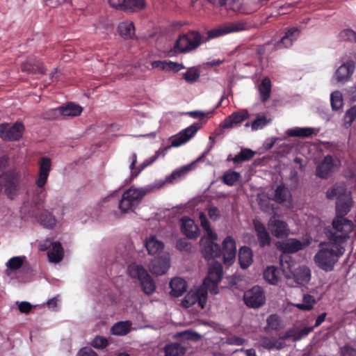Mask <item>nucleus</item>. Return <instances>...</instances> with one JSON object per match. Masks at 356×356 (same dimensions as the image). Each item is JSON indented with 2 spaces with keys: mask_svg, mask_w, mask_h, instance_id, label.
<instances>
[{
  "mask_svg": "<svg viewBox=\"0 0 356 356\" xmlns=\"http://www.w3.org/2000/svg\"><path fill=\"white\" fill-rule=\"evenodd\" d=\"M318 248L314 257V261L320 269L325 272L334 270L335 264L345 252L342 245L331 241L321 242Z\"/></svg>",
  "mask_w": 356,
  "mask_h": 356,
  "instance_id": "f257e3e1",
  "label": "nucleus"
},
{
  "mask_svg": "<svg viewBox=\"0 0 356 356\" xmlns=\"http://www.w3.org/2000/svg\"><path fill=\"white\" fill-rule=\"evenodd\" d=\"M201 226L204 232V236L200 241L202 253L207 260H210L221 255L222 251L220 245L215 241L218 239V235L214 232L208 221L206 216L200 213Z\"/></svg>",
  "mask_w": 356,
  "mask_h": 356,
  "instance_id": "f03ea898",
  "label": "nucleus"
},
{
  "mask_svg": "<svg viewBox=\"0 0 356 356\" xmlns=\"http://www.w3.org/2000/svg\"><path fill=\"white\" fill-rule=\"evenodd\" d=\"M353 222L341 216H335L332 220V229L326 232L330 241L340 244L345 243L354 230Z\"/></svg>",
  "mask_w": 356,
  "mask_h": 356,
  "instance_id": "7ed1b4c3",
  "label": "nucleus"
},
{
  "mask_svg": "<svg viewBox=\"0 0 356 356\" xmlns=\"http://www.w3.org/2000/svg\"><path fill=\"white\" fill-rule=\"evenodd\" d=\"M154 187L147 186L143 188L131 187L124 192L119 202V209L122 213L134 211L140 203L143 197L151 192Z\"/></svg>",
  "mask_w": 356,
  "mask_h": 356,
  "instance_id": "20e7f679",
  "label": "nucleus"
},
{
  "mask_svg": "<svg viewBox=\"0 0 356 356\" xmlns=\"http://www.w3.org/2000/svg\"><path fill=\"white\" fill-rule=\"evenodd\" d=\"M280 265L284 277L288 280L293 279L297 284L305 286L311 280L312 273L308 266L302 265L293 270L291 264L284 260V257L280 258Z\"/></svg>",
  "mask_w": 356,
  "mask_h": 356,
  "instance_id": "39448f33",
  "label": "nucleus"
},
{
  "mask_svg": "<svg viewBox=\"0 0 356 356\" xmlns=\"http://www.w3.org/2000/svg\"><path fill=\"white\" fill-rule=\"evenodd\" d=\"M203 42V38L198 32L190 31L179 37L174 50L177 54L187 53L197 49Z\"/></svg>",
  "mask_w": 356,
  "mask_h": 356,
  "instance_id": "423d86ee",
  "label": "nucleus"
},
{
  "mask_svg": "<svg viewBox=\"0 0 356 356\" xmlns=\"http://www.w3.org/2000/svg\"><path fill=\"white\" fill-rule=\"evenodd\" d=\"M128 273L132 278H137L139 280L145 294L151 295L154 292L156 285L151 276L142 266L131 264L128 267Z\"/></svg>",
  "mask_w": 356,
  "mask_h": 356,
  "instance_id": "0eeeda50",
  "label": "nucleus"
},
{
  "mask_svg": "<svg viewBox=\"0 0 356 356\" xmlns=\"http://www.w3.org/2000/svg\"><path fill=\"white\" fill-rule=\"evenodd\" d=\"M222 277V266L219 262H213L209 267L208 276L204 278L202 286H204L211 294L218 293V284Z\"/></svg>",
  "mask_w": 356,
  "mask_h": 356,
  "instance_id": "6e6552de",
  "label": "nucleus"
},
{
  "mask_svg": "<svg viewBox=\"0 0 356 356\" xmlns=\"http://www.w3.org/2000/svg\"><path fill=\"white\" fill-rule=\"evenodd\" d=\"M208 291L204 286H200L191 289L182 300V305L188 308L197 303L203 309L207 303Z\"/></svg>",
  "mask_w": 356,
  "mask_h": 356,
  "instance_id": "1a4fd4ad",
  "label": "nucleus"
},
{
  "mask_svg": "<svg viewBox=\"0 0 356 356\" xmlns=\"http://www.w3.org/2000/svg\"><path fill=\"white\" fill-rule=\"evenodd\" d=\"M340 165L341 162L337 156L327 155L316 165L315 174L321 179H327Z\"/></svg>",
  "mask_w": 356,
  "mask_h": 356,
  "instance_id": "9d476101",
  "label": "nucleus"
},
{
  "mask_svg": "<svg viewBox=\"0 0 356 356\" xmlns=\"http://www.w3.org/2000/svg\"><path fill=\"white\" fill-rule=\"evenodd\" d=\"M24 127L20 122L15 123H3L0 124V138L6 141H13L20 139Z\"/></svg>",
  "mask_w": 356,
  "mask_h": 356,
  "instance_id": "9b49d317",
  "label": "nucleus"
},
{
  "mask_svg": "<svg viewBox=\"0 0 356 356\" xmlns=\"http://www.w3.org/2000/svg\"><path fill=\"white\" fill-rule=\"evenodd\" d=\"M243 301L250 308H259L264 305L266 296L264 290L259 286H254L243 294Z\"/></svg>",
  "mask_w": 356,
  "mask_h": 356,
  "instance_id": "f8f14e48",
  "label": "nucleus"
},
{
  "mask_svg": "<svg viewBox=\"0 0 356 356\" xmlns=\"http://www.w3.org/2000/svg\"><path fill=\"white\" fill-rule=\"evenodd\" d=\"M311 238H305L302 241L290 238L286 241L278 242L277 243V248L283 253L294 254L300 250H304L311 244Z\"/></svg>",
  "mask_w": 356,
  "mask_h": 356,
  "instance_id": "ddd939ff",
  "label": "nucleus"
},
{
  "mask_svg": "<svg viewBox=\"0 0 356 356\" xmlns=\"http://www.w3.org/2000/svg\"><path fill=\"white\" fill-rule=\"evenodd\" d=\"M83 109L78 104L70 102L63 106L50 110L48 112L49 118L57 119L63 117H76L81 115Z\"/></svg>",
  "mask_w": 356,
  "mask_h": 356,
  "instance_id": "4468645a",
  "label": "nucleus"
},
{
  "mask_svg": "<svg viewBox=\"0 0 356 356\" xmlns=\"http://www.w3.org/2000/svg\"><path fill=\"white\" fill-rule=\"evenodd\" d=\"M200 122H195L175 136L171 141L172 147H179L191 139L201 128Z\"/></svg>",
  "mask_w": 356,
  "mask_h": 356,
  "instance_id": "2eb2a0df",
  "label": "nucleus"
},
{
  "mask_svg": "<svg viewBox=\"0 0 356 356\" xmlns=\"http://www.w3.org/2000/svg\"><path fill=\"white\" fill-rule=\"evenodd\" d=\"M245 27L246 24L243 22L227 23L217 29L209 31L208 32V37L209 38H215L228 33L239 32L245 30Z\"/></svg>",
  "mask_w": 356,
  "mask_h": 356,
  "instance_id": "dca6fc26",
  "label": "nucleus"
},
{
  "mask_svg": "<svg viewBox=\"0 0 356 356\" xmlns=\"http://www.w3.org/2000/svg\"><path fill=\"white\" fill-rule=\"evenodd\" d=\"M268 227L271 234L277 238H283L288 236L290 229L286 222L277 219L275 216L270 218Z\"/></svg>",
  "mask_w": 356,
  "mask_h": 356,
  "instance_id": "f3484780",
  "label": "nucleus"
},
{
  "mask_svg": "<svg viewBox=\"0 0 356 356\" xmlns=\"http://www.w3.org/2000/svg\"><path fill=\"white\" fill-rule=\"evenodd\" d=\"M51 162L48 157H42L39 161V172L35 181L38 187L43 188L47 183L51 170Z\"/></svg>",
  "mask_w": 356,
  "mask_h": 356,
  "instance_id": "a211bd4d",
  "label": "nucleus"
},
{
  "mask_svg": "<svg viewBox=\"0 0 356 356\" xmlns=\"http://www.w3.org/2000/svg\"><path fill=\"white\" fill-rule=\"evenodd\" d=\"M222 246L224 263L230 265L233 263L236 254V242L232 236H227L223 241Z\"/></svg>",
  "mask_w": 356,
  "mask_h": 356,
  "instance_id": "6ab92c4d",
  "label": "nucleus"
},
{
  "mask_svg": "<svg viewBox=\"0 0 356 356\" xmlns=\"http://www.w3.org/2000/svg\"><path fill=\"white\" fill-rule=\"evenodd\" d=\"M248 118L249 113L248 111L241 110L227 117L220 126L223 129H232L240 124Z\"/></svg>",
  "mask_w": 356,
  "mask_h": 356,
  "instance_id": "aec40b11",
  "label": "nucleus"
},
{
  "mask_svg": "<svg viewBox=\"0 0 356 356\" xmlns=\"http://www.w3.org/2000/svg\"><path fill=\"white\" fill-rule=\"evenodd\" d=\"M253 225L260 246L270 245L271 239L265 225L257 220H253Z\"/></svg>",
  "mask_w": 356,
  "mask_h": 356,
  "instance_id": "412c9836",
  "label": "nucleus"
},
{
  "mask_svg": "<svg viewBox=\"0 0 356 356\" xmlns=\"http://www.w3.org/2000/svg\"><path fill=\"white\" fill-rule=\"evenodd\" d=\"M299 35L300 31L297 28L292 27L289 29L282 39L275 43V48L280 49L291 47Z\"/></svg>",
  "mask_w": 356,
  "mask_h": 356,
  "instance_id": "4be33fe9",
  "label": "nucleus"
},
{
  "mask_svg": "<svg viewBox=\"0 0 356 356\" xmlns=\"http://www.w3.org/2000/svg\"><path fill=\"white\" fill-rule=\"evenodd\" d=\"M181 231L187 238L195 239L199 236V228L195 222L188 218L181 220Z\"/></svg>",
  "mask_w": 356,
  "mask_h": 356,
  "instance_id": "5701e85b",
  "label": "nucleus"
},
{
  "mask_svg": "<svg viewBox=\"0 0 356 356\" xmlns=\"http://www.w3.org/2000/svg\"><path fill=\"white\" fill-rule=\"evenodd\" d=\"M352 199L349 193L339 197L336 202V216H344L350 211L352 207Z\"/></svg>",
  "mask_w": 356,
  "mask_h": 356,
  "instance_id": "b1692460",
  "label": "nucleus"
},
{
  "mask_svg": "<svg viewBox=\"0 0 356 356\" xmlns=\"http://www.w3.org/2000/svg\"><path fill=\"white\" fill-rule=\"evenodd\" d=\"M355 70L353 62L350 61L341 65L336 71L334 77L338 82H345L348 80Z\"/></svg>",
  "mask_w": 356,
  "mask_h": 356,
  "instance_id": "393cba45",
  "label": "nucleus"
},
{
  "mask_svg": "<svg viewBox=\"0 0 356 356\" xmlns=\"http://www.w3.org/2000/svg\"><path fill=\"white\" fill-rule=\"evenodd\" d=\"M170 267V259L168 257L154 259L150 265V269L154 274L161 275L165 274Z\"/></svg>",
  "mask_w": 356,
  "mask_h": 356,
  "instance_id": "a878e982",
  "label": "nucleus"
},
{
  "mask_svg": "<svg viewBox=\"0 0 356 356\" xmlns=\"http://www.w3.org/2000/svg\"><path fill=\"white\" fill-rule=\"evenodd\" d=\"M22 69L24 72L32 74H43L46 71L43 65L35 59H30L23 63Z\"/></svg>",
  "mask_w": 356,
  "mask_h": 356,
  "instance_id": "bb28decb",
  "label": "nucleus"
},
{
  "mask_svg": "<svg viewBox=\"0 0 356 356\" xmlns=\"http://www.w3.org/2000/svg\"><path fill=\"white\" fill-rule=\"evenodd\" d=\"M170 294L174 297L181 296L187 288L186 281L181 277H175L170 282Z\"/></svg>",
  "mask_w": 356,
  "mask_h": 356,
  "instance_id": "cd10ccee",
  "label": "nucleus"
},
{
  "mask_svg": "<svg viewBox=\"0 0 356 356\" xmlns=\"http://www.w3.org/2000/svg\"><path fill=\"white\" fill-rule=\"evenodd\" d=\"M238 260L242 268H248L253 261V254L252 250L247 247H241L238 252Z\"/></svg>",
  "mask_w": 356,
  "mask_h": 356,
  "instance_id": "c85d7f7f",
  "label": "nucleus"
},
{
  "mask_svg": "<svg viewBox=\"0 0 356 356\" xmlns=\"http://www.w3.org/2000/svg\"><path fill=\"white\" fill-rule=\"evenodd\" d=\"M118 30L120 36L126 40L132 39L135 35L134 25L131 21L120 23Z\"/></svg>",
  "mask_w": 356,
  "mask_h": 356,
  "instance_id": "c756f323",
  "label": "nucleus"
},
{
  "mask_svg": "<svg viewBox=\"0 0 356 356\" xmlns=\"http://www.w3.org/2000/svg\"><path fill=\"white\" fill-rule=\"evenodd\" d=\"M264 278L270 284L277 285L280 280L279 269L274 266H268L264 271Z\"/></svg>",
  "mask_w": 356,
  "mask_h": 356,
  "instance_id": "7c9ffc66",
  "label": "nucleus"
},
{
  "mask_svg": "<svg viewBox=\"0 0 356 356\" xmlns=\"http://www.w3.org/2000/svg\"><path fill=\"white\" fill-rule=\"evenodd\" d=\"M145 247L149 254L154 255L159 254L163 250L164 244L155 236H150L146 240Z\"/></svg>",
  "mask_w": 356,
  "mask_h": 356,
  "instance_id": "2f4dec72",
  "label": "nucleus"
},
{
  "mask_svg": "<svg viewBox=\"0 0 356 356\" xmlns=\"http://www.w3.org/2000/svg\"><path fill=\"white\" fill-rule=\"evenodd\" d=\"M26 257L25 256H16L10 258L6 263V274L10 275L11 273L19 270L24 264Z\"/></svg>",
  "mask_w": 356,
  "mask_h": 356,
  "instance_id": "473e14b6",
  "label": "nucleus"
},
{
  "mask_svg": "<svg viewBox=\"0 0 356 356\" xmlns=\"http://www.w3.org/2000/svg\"><path fill=\"white\" fill-rule=\"evenodd\" d=\"M165 356H183L186 348L179 343H170L163 348Z\"/></svg>",
  "mask_w": 356,
  "mask_h": 356,
  "instance_id": "72a5a7b5",
  "label": "nucleus"
},
{
  "mask_svg": "<svg viewBox=\"0 0 356 356\" xmlns=\"http://www.w3.org/2000/svg\"><path fill=\"white\" fill-rule=\"evenodd\" d=\"M318 130L311 127H294L286 131V134L290 137H309L316 134Z\"/></svg>",
  "mask_w": 356,
  "mask_h": 356,
  "instance_id": "f704fd0d",
  "label": "nucleus"
},
{
  "mask_svg": "<svg viewBox=\"0 0 356 356\" xmlns=\"http://www.w3.org/2000/svg\"><path fill=\"white\" fill-rule=\"evenodd\" d=\"M48 257L51 262L58 263L63 257V250L59 242H54L53 246L48 251Z\"/></svg>",
  "mask_w": 356,
  "mask_h": 356,
  "instance_id": "c9c22d12",
  "label": "nucleus"
},
{
  "mask_svg": "<svg viewBox=\"0 0 356 356\" xmlns=\"http://www.w3.org/2000/svg\"><path fill=\"white\" fill-rule=\"evenodd\" d=\"M316 303L315 298L308 293L303 294L302 302L293 304V306L301 311L308 312L314 308Z\"/></svg>",
  "mask_w": 356,
  "mask_h": 356,
  "instance_id": "e433bc0d",
  "label": "nucleus"
},
{
  "mask_svg": "<svg viewBox=\"0 0 356 356\" xmlns=\"http://www.w3.org/2000/svg\"><path fill=\"white\" fill-rule=\"evenodd\" d=\"M347 193L345 184L343 183H341L337 184L332 188H329L326 192V197L330 200H332L336 197L337 200H338L339 197H342Z\"/></svg>",
  "mask_w": 356,
  "mask_h": 356,
  "instance_id": "4c0bfd02",
  "label": "nucleus"
},
{
  "mask_svg": "<svg viewBox=\"0 0 356 356\" xmlns=\"http://www.w3.org/2000/svg\"><path fill=\"white\" fill-rule=\"evenodd\" d=\"M260 99L266 102L270 97L271 92V81L269 78H264L258 86Z\"/></svg>",
  "mask_w": 356,
  "mask_h": 356,
  "instance_id": "58836bf2",
  "label": "nucleus"
},
{
  "mask_svg": "<svg viewBox=\"0 0 356 356\" xmlns=\"http://www.w3.org/2000/svg\"><path fill=\"white\" fill-rule=\"evenodd\" d=\"M131 323L129 321H120L116 323L111 329L113 335L124 336L131 330Z\"/></svg>",
  "mask_w": 356,
  "mask_h": 356,
  "instance_id": "ea45409f",
  "label": "nucleus"
},
{
  "mask_svg": "<svg viewBox=\"0 0 356 356\" xmlns=\"http://www.w3.org/2000/svg\"><path fill=\"white\" fill-rule=\"evenodd\" d=\"M290 193L286 187L283 185H279L275 190L273 200L277 203L285 202L289 197Z\"/></svg>",
  "mask_w": 356,
  "mask_h": 356,
  "instance_id": "a19ab883",
  "label": "nucleus"
},
{
  "mask_svg": "<svg viewBox=\"0 0 356 356\" xmlns=\"http://www.w3.org/2000/svg\"><path fill=\"white\" fill-rule=\"evenodd\" d=\"M40 222L44 227L52 229L56 225L57 220L50 212L45 211L41 213Z\"/></svg>",
  "mask_w": 356,
  "mask_h": 356,
  "instance_id": "79ce46f5",
  "label": "nucleus"
},
{
  "mask_svg": "<svg viewBox=\"0 0 356 356\" xmlns=\"http://www.w3.org/2000/svg\"><path fill=\"white\" fill-rule=\"evenodd\" d=\"M131 163L129 165V169L131 170V179H134L145 168H147L145 163H142L138 167H136V163H137V155L136 153H133L131 155Z\"/></svg>",
  "mask_w": 356,
  "mask_h": 356,
  "instance_id": "37998d69",
  "label": "nucleus"
},
{
  "mask_svg": "<svg viewBox=\"0 0 356 356\" xmlns=\"http://www.w3.org/2000/svg\"><path fill=\"white\" fill-rule=\"evenodd\" d=\"M124 9L126 11H138L145 6L144 0H125Z\"/></svg>",
  "mask_w": 356,
  "mask_h": 356,
  "instance_id": "c03bdc74",
  "label": "nucleus"
},
{
  "mask_svg": "<svg viewBox=\"0 0 356 356\" xmlns=\"http://www.w3.org/2000/svg\"><path fill=\"white\" fill-rule=\"evenodd\" d=\"M272 120L265 115H258L256 119L251 123V129L253 131L261 129L270 123Z\"/></svg>",
  "mask_w": 356,
  "mask_h": 356,
  "instance_id": "a18cd8bd",
  "label": "nucleus"
},
{
  "mask_svg": "<svg viewBox=\"0 0 356 356\" xmlns=\"http://www.w3.org/2000/svg\"><path fill=\"white\" fill-rule=\"evenodd\" d=\"M200 72L195 67H189L187 71L183 73V77L187 83H193L200 77Z\"/></svg>",
  "mask_w": 356,
  "mask_h": 356,
  "instance_id": "49530a36",
  "label": "nucleus"
},
{
  "mask_svg": "<svg viewBox=\"0 0 356 356\" xmlns=\"http://www.w3.org/2000/svg\"><path fill=\"white\" fill-rule=\"evenodd\" d=\"M261 345L264 348L270 350L273 348L281 349L284 347V343L275 339L264 337L261 339Z\"/></svg>",
  "mask_w": 356,
  "mask_h": 356,
  "instance_id": "de8ad7c7",
  "label": "nucleus"
},
{
  "mask_svg": "<svg viewBox=\"0 0 356 356\" xmlns=\"http://www.w3.org/2000/svg\"><path fill=\"white\" fill-rule=\"evenodd\" d=\"M356 118V105L350 107L348 110H347L345 113L343 117V127L346 129L349 128L353 122L355 120Z\"/></svg>",
  "mask_w": 356,
  "mask_h": 356,
  "instance_id": "09e8293b",
  "label": "nucleus"
},
{
  "mask_svg": "<svg viewBox=\"0 0 356 356\" xmlns=\"http://www.w3.org/2000/svg\"><path fill=\"white\" fill-rule=\"evenodd\" d=\"M240 174L236 171H227L226 172L222 177V181L223 183L228 186H234L239 179Z\"/></svg>",
  "mask_w": 356,
  "mask_h": 356,
  "instance_id": "8fccbe9b",
  "label": "nucleus"
},
{
  "mask_svg": "<svg viewBox=\"0 0 356 356\" xmlns=\"http://www.w3.org/2000/svg\"><path fill=\"white\" fill-rule=\"evenodd\" d=\"M254 155V152L250 149H243L241 151L234 156L233 161L235 163H241L243 161L251 159Z\"/></svg>",
  "mask_w": 356,
  "mask_h": 356,
  "instance_id": "3c124183",
  "label": "nucleus"
},
{
  "mask_svg": "<svg viewBox=\"0 0 356 356\" xmlns=\"http://www.w3.org/2000/svg\"><path fill=\"white\" fill-rule=\"evenodd\" d=\"M330 101L332 110L337 111L340 109L343 106L342 94L338 90L332 92Z\"/></svg>",
  "mask_w": 356,
  "mask_h": 356,
  "instance_id": "603ef678",
  "label": "nucleus"
},
{
  "mask_svg": "<svg viewBox=\"0 0 356 356\" xmlns=\"http://www.w3.org/2000/svg\"><path fill=\"white\" fill-rule=\"evenodd\" d=\"M267 325L265 330H277L280 328V318L275 314L270 315L266 320Z\"/></svg>",
  "mask_w": 356,
  "mask_h": 356,
  "instance_id": "864d4df0",
  "label": "nucleus"
},
{
  "mask_svg": "<svg viewBox=\"0 0 356 356\" xmlns=\"http://www.w3.org/2000/svg\"><path fill=\"white\" fill-rule=\"evenodd\" d=\"M340 40L349 42H356V32L350 29H346L340 32Z\"/></svg>",
  "mask_w": 356,
  "mask_h": 356,
  "instance_id": "5fc2aeb1",
  "label": "nucleus"
},
{
  "mask_svg": "<svg viewBox=\"0 0 356 356\" xmlns=\"http://www.w3.org/2000/svg\"><path fill=\"white\" fill-rule=\"evenodd\" d=\"M280 338L282 340L291 339L293 341H298L301 339V336H299L298 330L296 328H291L283 335L280 336Z\"/></svg>",
  "mask_w": 356,
  "mask_h": 356,
  "instance_id": "6e6d98bb",
  "label": "nucleus"
},
{
  "mask_svg": "<svg viewBox=\"0 0 356 356\" xmlns=\"http://www.w3.org/2000/svg\"><path fill=\"white\" fill-rule=\"evenodd\" d=\"M108 345V340L103 337L97 336L91 342V346L97 349H103Z\"/></svg>",
  "mask_w": 356,
  "mask_h": 356,
  "instance_id": "4d7b16f0",
  "label": "nucleus"
},
{
  "mask_svg": "<svg viewBox=\"0 0 356 356\" xmlns=\"http://www.w3.org/2000/svg\"><path fill=\"white\" fill-rule=\"evenodd\" d=\"M175 337H181L185 339H195L197 340L200 338L199 334L191 330H186L184 332H179L175 335Z\"/></svg>",
  "mask_w": 356,
  "mask_h": 356,
  "instance_id": "13d9d810",
  "label": "nucleus"
},
{
  "mask_svg": "<svg viewBox=\"0 0 356 356\" xmlns=\"http://www.w3.org/2000/svg\"><path fill=\"white\" fill-rule=\"evenodd\" d=\"M176 248L180 251L189 252L191 248V244L187 239L181 238L177 241Z\"/></svg>",
  "mask_w": 356,
  "mask_h": 356,
  "instance_id": "bf43d9fd",
  "label": "nucleus"
},
{
  "mask_svg": "<svg viewBox=\"0 0 356 356\" xmlns=\"http://www.w3.org/2000/svg\"><path fill=\"white\" fill-rule=\"evenodd\" d=\"M341 356H356V349L350 346H344L340 349Z\"/></svg>",
  "mask_w": 356,
  "mask_h": 356,
  "instance_id": "052dcab7",
  "label": "nucleus"
},
{
  "mask_svg": "<svg viewBox=\"0 0 356 356\" xmlns=\"http://www.w3.org/2000/svg\"><path fill=\"white\" fill-rule=\"evenodd\" d=\"M184 68L185 66L182 63H175L170 60L168 61L167 71L177 72Z\"/></svg>",
  "mask_w": 356,
  "mask_h": 356,
  "instance_id": "680f3d73",
  "label": "nucleus"
},
{
  "mask_svg": "<svg viewBox=\"0 0 356 356\" xmlns=\"http://www.w3.org/2000/svg\"><path fill=\"white\" fill-rule=\"evenodd\" d=\"M245 342V339L238 337H232L226 339V343L228 345L241 346Z\"/></svg>",
  "mask_w": 356,
  "mask_h": 356,
  "instance_id": "e2e57ef3",
  "label": "nucleus"
},
{
  "mask_svg": "<svg viewBox=\"0 0 356 356\" xmlns=\"http://www.w3.org/2000/svg\"><path fill=\"white\" fill-rule=\"evenodd\" d=\"M208 215L214 221L218 220L220 217V211L216 207H211L208 209Z\"/></svg>",
  "mask_w": 356,
  "mask_h": 356,
  "instance_id": "0e129e2a",
  "label": "nucleus"
},
{
  "mask_svg": "<svg viewBox=\"0 0 356 356\" xmlns=\"http://www.w3.org/2000/svg\"><path fill=\"white\" fill-rule=\"evenodd\" d=\"M18 304V308L20 312L28 314L32 308V305L29 302H17Z\"/></svg>",
  "mask_w": 356,
  "mask_h": 356,
  "instance_id": "69168bd1",
  "label": "nucleus"
},
{
  "mask_svg": "<svg viewBox=\"0 0 356 356\" xmlns=\"http://www.w3.org/2000/svg\"><path fill=\"white\" fill-rule=\"evenodd\" d=\"M168 60H156L152 63L153 68H159L163 71H167Z\"/></svg>",
  "mask_w": 356,
  "mask_h": 356,
  "instance_id": "338daca9",
  "label": "nucleus"
},
{
  "mask_svg": "<svg viewBox=\"0 0 356 356\" xmlns=\"http://www.w3.org/2000/svg\"><path fill=\"white\" fill-rule=\"evenodd\" d=\"M77 356H98V355L92 349L85 348L79 352Z\"/></svg>",
  "mask_w": 356,
  "mask_h": 356,
  "instance_id": "774afa93",
  "label": "nucleus"
}]
</instances>
